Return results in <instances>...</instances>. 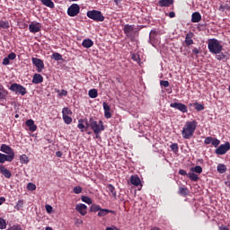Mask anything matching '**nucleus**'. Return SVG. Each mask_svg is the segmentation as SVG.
Here are the masks:
<instances>
[{
  "instance_id": "nucleus-4",
  "label": "nucleus",
  "mask_w": 230,
  "mask_h": 230,
  "mask_svg": "<svg viewBox=\"0 0 230 230\" xmlns=\"http://www.w3.org/2000/svg\"><path fill=\"white\" fill-rule=\"evenodd\" d=\"M87 17L92 19L93 21H96L97 22H103L105 21V16L102 13L101 11L93 10L87 12Z\"/></svg>"
},
{
  "instance_id": "nucleus-3",
  "label": "nucleus",
  "mask_w": 230,
  "mask_h": 230,
  "mask_svg": "<svg viewBox=\"0 0 230 230\" xmlns=\"http://www.w3.org/2000/svg\"><path fill=\"white\" fill-rule=\"evenodd\" d=\"M90 128H92L95 134H100L105 130V126H103V121L100 120L98 122L94 120V119L90 118Z\"/></svg>"
},
{
  "instance_id": "nucleus-64",
  "label": "nucleus",
  "mask_w": 230,
  "mask_h": 230,
  "mask_svg": "<svg viewBox=\"0 0 230 230\" xmlns=\"http://www.w3.org/2000/svg\"><path fill=\"white\" fill-rule=\"evenodd\" d=\"M226 186H229L230 188V181H226Z\"/></svg>"
},
{
  "instance_id": "nucleus-18",
  "label": "nucleus",
  "mask_w": 230,
  "mask_h": 230,
  "mask_svg": "<svg viewBox=\"0 0 230 230\" xmlns=\"http://www.w3.org/2000/svg\"><path fill=\"white\" fill-rule=\"evenodd\" d=\"M0 172L1 174L5 177V179H10V177H12V172H10V171L3 165L0 166Z\"/></svg>"
},
{
  "instance_id": "nucleus-53",
  "label": "nucleus",
  "mask_w": 230,
  "mask_h": 230,
  "mask_svg": "<svg viewBox=\"0 0 230 230\" xmlns=\"http://www.w3.org/2000/svg\"><path fill=\"white\" fill-rule=\"evenodd\" d=\"M160 85L162 87H169L170 83L168 81H160Z\"/></svg>"
},
{
  "instance_id": "nucleus-47",
  "label": "nucleus",
  "mask_w": 230,
  "mask_h": 230,
  "mask_svg": "<svg viewBox=\"0 0 230 230\" xmlns=\"http://www.w3.org/2000/svg\"><path fill=\"white\" fill-rule=\"evenodd\" d=\"M24 206V201L22 199L18 200V202L15 205V209H21Z\"/></svg>"
},
{
  "instance_id": "nucleus-15",
  "label": "nucleus",
  "mask_w": 230,
  "mask_h": 230,
  "mask_svg": "<svg viewBox=\"0 0 230 230\" xmlns=\"http://www.w3.org/2000/svg\"><path fill=\"white\" fill-rule=\"evenodd\" d=\"M109 213H111V215H116V211L114 210H111V209H107V208H101L97 214V217H107V215H109Z\"/></svg>"
},
{
  "instance_id": "nucleus-59",
  "label": "nucleus",
  "mask_w": 230,
  "mask_h": 230,
  "mask_svg": "<svg viewBox=\"0 0 230 230\" xmlns=\"http://www.w3.org/2000/svg\"><path fill=\"white\" fill-rule=\"evenodd\" d=\"M192 53H194V55H199L200 51H199V49L195 48L192 49Z\"/></svg>"
},
{
  "instance_id": "nucleus-40",
  "label": "nucleus",
  "mask_w": 230,
  "mask_h": 230,
  "mask_svg": "<svg viewBox=\"0 0 230 230\" xmlns=\"http://www.w3.org/2000/svg\"><path fill=\"white\" fill-rule=\"evenodd\" d=\"M63 119L66 125H71V123L73 122V119L68 115H63Z\"/></svg>"
},
{
  "instance_id": "nucleus-8",
  "label": "nucleus",
  "mask_w": 230,
  "mask_h": 230,
  "mask_svg": "<svg viewBox=\"0 0 230 230\" xmlns=\"http://www.w3.org/2000/svg\"><path fill=\"white\" fill-rule=\"evenodd\" d=\"M80 13V5L77 4H73L67 9V14L69 17H76Z\"/></svg>"
},
{
  "instance_id": "nucleus-61",
  "label": "nucleus",
  "mask_w": 230,
  "mask_h": 230,
  "mask_svg": "<svg viewBox=\"0 0 230 230\" xmlns=\"http://www.w3.org/2000/svg\"><path fill=\"white\" fill-rule=\"evenodd\" d=\"M219 230H229V228H227V226H219Z\"/></svg>"
},
{
  "instance_id": "nucleus-60",
  "label": "nucleus",
  "mask_w": 230,
  "mask_h": 230,
  "mask_svg": "<svg viewBox=\"0 0 230 230\" xmlns=\"http://www.w3.org/2000/svg\"><path fill=\"white\" fill-rule=\"evenodd\" d=\"M169 17L173 19V17H175V13L173 12L169 13Z\"/></svg>"
},
{
  "instance_id": "nucleus-33",
  "label": "nucleus",
  "mask_w": 230,
  "mask_h": 230,
  "mask_svg": "<svg viewBox=\"0 0 230 230\" xmlns=\"http://www.w3.org/2000/svg\"><path fill=\"white\" fill-rule=\"evenodd\" d=\"M102 208V207H100V205H96V204H93L90 208V211L92 213H98L100 212V209Z\"/></svg>"
},
{
  "instance_id": "nucleus-25",
  "label": "nucleus",
  "mask_w": 230,
  "mask_h": 230,
  "mask_svg": "<svg viewBox=\"0 0 230 230\" xmlns=\"http://www.w3.org/2000/svg\"><path fill=\"white\" fill-rule=\"evenodd\" d=\"M159 6H171L173 4V0H159Z\"/></svg>"
},
{
  "instance_id": "nucleus-24",
  "label": "nucleus",
  "mask_w": 230,
  "mask_h": 230,
  "mask_svg": "<svg viewBox=\"0 0 230 230\" xmlns=\"http://www.w3.org/2000/svg\"><path fill=\"white\" fill-rule=\"evenodd\" d=\"M8 96V91L4 90L3 85H0V100H6Z\"/></svg>"
},
{
  "instance_id": "nucleus-29",
  "label": "nucleus",
  "mask_w": 230,
  "mask_h": 230,
  "mask_svg": "<svg viewBox=\"0 0 230 230\" xmlns=\"http://www.w3.org/2000/svg\"><path fill=\"white\" fill-rule=\"evenodd\" d=\"M20 163L22 164H28L30 163V158H28V155H22L20 156Z\"/></svg>"
},
{
  "instance_id": "nucleus-42",
  "label": "nucleus",
  "mask_w": 230,
  "mask_h": 230,
  "mask_svg": "<svg viewBox=\"0 0 230 230\" xmlns=\"http://www.w3.org/2000/svg\"><path fill=\"white\" fill-rule=\"evenodd\" d=\"M27 190H29V191H35V190H37V186L32 182H29L27 185Z\"/></svg>"
},
{
  "instance_id": "nucleus-38",
  "label": "nucleus",
  "mask_w": 230,
  "mask_h": 230,
  "mask_svg": "<svg viewBox=\"0 0 230 230\" xmlns=\"http://www.w3.org/2000/svg\"><path fill=\"white\" fill-rule=\"evenodd\" d=\"M51 58H53V60H57V61L63 60L62 56L58 52L53 53L51 56Z\"/></svg>"
},
{
  "instance_id": "nucleus-21",
  "label": "nucleus",
  "mask_w": 230,
  "mask_h": 230,
  "mask_svg": "<svg viewBox=\"0 0 230 230\" xmlns=\"http://www.w3.org/2000/svg\"><path fill=\"white\" fill-rule=\"evenodd\" d=\"M26 125L27 127H29V129L31 130V132H35V130H37V125H35V122L33 121V119H28L26 121Z\"/></svg>"
},
{
  "instance_id": "nucleus-56",
  "label": "nucleus",
  "mask_w": 230,
  "mask_h": 230,
  "mask_svg": "<svg viewBox=\"0 0 230 230\" xmlns=\"http://www.w3.org/2000/svg\"><path fill=\"white\" fill-rule=\"evenodd\" d=\"M3 65L4 66H10V59L8 58H4L3 60Z\"/></svg>"
},
{
  "instance_id": "nucleus-37",
  "label": "nucleus",
  "mask_w": 230,
  "mask_h": 230,
  "mask_svg": "<svg viewBox=\"0 0 230 230\" xmlns=\"http://www.w3.org/2000/svg\"><path fill=\"white\" fill-rule=\"evenodd\" d=\"M180 195H183L184 197L190 193V190H188V188L180 187L179 189Z\"/></svg>"
},
{
  "instance_id": "nucleus-55",
  "label": "nucleus",
  "mask_w": 230,
  "mask_h": 230,
  "mask_svg": "<svg viewBox=\"0 0 230 230\" xmlns=\"http://www.w3.org/2000/svg\"><path fill=\"white\" fill-rule=\"evenodd\" d=\"M11 230H22V227L20 225H14L10 227Z\"/></svg>"
},
{
  "instance_id": "nucleus-32",
  "label": "nucleus",
  "mask_w": 230,
  "mask_h": 230,
  "mask_svg": "<svg viewBox=\"0 0 230 230\" xmlns=\"http://www.w3.org/2000/svg\"><path fill=\"white\" fill-rule=\"evenodd\" d=\"M217 172L219 173H226L227 172V167L226 166V164H218L217 165Z\"/></svg>"
},
{
  "instance_id": "nucleus-7",
  "label": "nucleus",
  "mask_w": 230,
  "mask_h": 230,
  "mask_svg": "<svg viewBox=\"0 0 230 230\" xmlns=\"http://www.w3.org/2000/svg\"><path fill=\"white\" fill-rule=\"evenodd\" d=\"M229 150H230V143L226 142L225 144L220 145L215 150V154H217V155H224L227 154V152H229Z\"/></svg>"
},
{
  "instance_id": "nucleus-49",
  "label": "nucleus",
  "mask_w": 230,
  "mask_h": 230,
  "mask_svg": "<svg viewBox=\"0 0 230 230\" xmlns=\"http://www.w3.org/2000/svg\"><path fill=\"white\" fill-rule=\"evenodd\" d=\"M212 143H213V137H208L204 140L205 145H212Z\"/></svg>"
},
{
  "instance_id": "nucleus-12",
  "label": "nucleus",
  "mask_w": 230,
  "mask_h": 230,
  "mask_svg": "<svg viewBox=\"0 0 230 230\" xmlns=\"http://www.w3.org/2000/svg\"><path fill=\"white\" fill-rule=\"evenodd\" d=\"M75 210L82 215V217H85L87 215V205L79 203L75 206Z\"/></svg>"
},
{
  "instance_id": "nucleus-39",
  "label": "nucleus",
  "mask_w": 230,
  "mask_h": 230,
  "mask_svg": "<svg viewBox=\"0 0 230 230\" xmlns=\"http://www.w3.org/2000/svg\"><path fill=\"white\" fill-rule=\"evenodd\" d=\"M82 202H85V204H93V199L87 196L81 197Z\"/></svg>"
},
{
  "instance_id": "nucleus-5",
  "label": "nucleus",
  "mask_w": 230,
  "mask_h": 230,
  "mask_svg": "<svg viewBox=\"0 0 230 230\" xmlns=\"http://www.w3.org/2000/svg\"><path fill=\"white\" fill-rule=\"evenodd\" d=\"M9 89L10 91H13V93H15V94H21L22 96H24V94L28 93V91H26V88L24 86L17 83L11 84Z\"/></svg>"
},
{
  "instance_id": "nucleus-14",
  "label": "nucleus",
  "mask_w": 230,
  "mask_h": 230,
  "mask_svg": "<svg viewBox=\"0 0 230 230\" xmlns=\"http://www.w3.org/2000/svg\"><path fill=\"white\" fill-rule=\"evenodd\" d=\"M104 109V118L107 119H111L112 118V113H111V106L107 102L102 103Z\"/></svg>"
},
{
  "instance_id": "nucleus-11",
  "label": "nucleus",
  "mask_w": 230,
  "mask_h": 230,
  "mask_svg": "<svg viewBox=\"0 0 230 230\" xmlns=\"http://www.w3.org/2000/svg\"><path fill=\"white\" fill-rule=\"evenodd\" d=\"M170 107H172V109H177V111H180L181 112H183V113L188 112V106L181 102H172L170 104Z\"/></svg>"
},
{
  "instance_id": "nucleus-46",
  "label": "nucleus",
  "mask_w": 230,
  "mask_h": 230,
  "mask_svg": "<svg viewBox=\"0 0 230 230\" xmlns=\"http://www.w3.org/2000/svg\"><path fill=\"white\" fill-rule=\"evenodd\" d=\"M0 229H6V220L0 217Z\"/></svg>"
},
{
  "instance_id": "nucleus-34",
  "label": "nucleus",
  "mask_w": 230,
  "mask_h": 230,
  "mask_svg": "<svg viewBox=\"0 0 230 230\" xmlns=\"http://www.w3.org/2000/svg\"><path fill=\"white\" fill-rule=\"evenodd\" d=\"M88 96H90L91 98H98V90L91 89L88 92Z\"/></svg>"
},
{
  "instance_id": "nucleus-6",
  "label": "nucleus",
  "mask_w": 230,
  "mask_h": 230,
  "mask_svg": "<svg viewBox=\"0 0 230 230\" xmlns=\"http://www.w3.org/2000/svg\"><path fill=\"white\" fill-rule=\"evenodd\" d=\"M0 152L6 154V156L11 157V160H13V159H15V152H13V149L6 144H3L1 146Z\"/></svg>"
},
{
  "instance_id": "nucleus-62",
  "label": "nucleus",
  "mask_w": 230,
  "mask_h": 230,
  "mask_svg": "<svg viewBox=\"0 0 230 230\" xmlns=\"http://www.w3.org/2000/svg\"><path fill=\"white\" fill-rule=\"evenodd\" d=\"M56 155L57 157H62V152L60 151L56 152Z\"/></svg>"
},
{
  "instance_id": "nucleus-52",
  "label": "nucleus",
  "mask_w": 230,
  "mask_h": 230,
  "mask_svg": "<svg viewBox=\"0 0 230 230\" xmlns=\"http://www.w3.org/2000/svg\"><path fill=\"white\" fill-rule=\"evenodd\" d=\"M57 93H58V96L62 97V96H67V92L66 90H58Z\"/></svg>"
},
{
  "instance_id": "nucleus-2",
  "label": "nucleus",
  "mask_w": 230,
  "mask_h": 230,
  "mask_svg": "<svg viewBox=\"0 0 230 230\" xmlns=\"http://www.w3.org/2000/svg\"><path fill=\"white\" fill-rule=\"evenodd\" d=\"M208 51L212 53V55L220 53L222 49H224V46L220 44V40L217 39H209L208 41Z\"/></svg>"
},
{
  "instance_id": "nucleus-30",
  "label": "nucleus",
  "mask_w": 230,
  "mask_h": 230,
  "mask_svg": "<svg viewBox=\"0 0 230 230\" xmlns=\"http://www.w3.org/2000/svg\"><path fill=\"white\" fill-rule=\"evenodd\" d=\"M187 177H189V179L190 181H193L194 182H197V181H199V175H197L195 172H189L187 174Z\"/></svg>"
},
{
  "instance_id": "nucleus-16",
  "label": "nucleus",
  "mask_w": 230,
  "mask_h": 230,
  "mask_svg": "<svg viewBox=\"0 0 230 230\" xmlns=\"http://www.w3.org/2000/svg\"><path fill=\"white\" fill-rule=\"evenodd\" d=\"M130 182L133 186H141V179L137 175H132L130 177Z\"/></svg>"
},
{
  "instance_id": "nucleus-10",
  "label": "nucleus",
  "mask_w": 230,
  "mask_h": 230,
  "mask_svg": "<svg viewBox=\"0 0 230 230\" xmlns=\"http://www.w3.org/2000/svg\"><path fill=\"white\" fill-rule=\"evenodd\" d=\"M32 64L37 67L38 73H42V69H44V61L38 58H31Z\"/></svg>"
},
{
  "instance_id": "nucleus-44",
  "label": "nucleus",
  "mask_w": 230,
  "mask_h": 230,
  "mask_svg": "<svg viewBox=\"0 0 230 230\" xmlns=\"http://www.w3.org/2000/svg\"><path fill=\"white\" fill-rule=\"evenodd\" d=\"M171 149L172 150V152L174 154H177V152H179V144L177 143H173L171 145Z\"/></svg>"
},
{
  "instance_id": "nucleus-31",
  "label": "nucleus",
  "mask_w": 230,
  "mask_h": 230,
  "mask_svg": "<svg viewBox=\"0 0 230 230\" xmlns=\"http://www.w3.org/2000/svg\"><path fill=\"white\" fill-rule=\"evenodd\" d=\"M190 172H192L193 173L200 174V173H202V166L196 165L195 167H191Z\"/></svg>"
},
{
  "instance_id": "nucleus-17",
  "label": "nucleus",
  "mask_w": 230,
  "mask_h": 230,
  "mask_svg": "<svg viewBox=\"0 0 230 230\" xmlns=\"http://www.w3.org/2000/svg\"><path fill=\"white\" fill-rule=\"evenodd\" d=\"M94 45V42L91 39H85L82 42L83 48H85L86 49H89V48H93Z\"/></svg>"
},
{
  "instance_id": "nucleus-57",
  "label": "nucleus",
  "mask_w": 230,
  "mask_h": 230,
  "mask_svg": "<svg viewBox=\"0 0 230 230\" xmlns=\"http://www.w3.org/2000/svg\"><path fill=\"white\" fill-rule=\"evenodd\" d=\"M4 202H6V198L1 197L0 198V206H3V204H4Z\"/></svg>"
},
{
  "instance_id": "nucleus-50",
  "label": "nucleus",
  "mask_w": 230,
  "mask_h": 230,
  "mask_svg": "<svg viewBox=\"0 0 230 230\" xmlns=\"http://www.w3.org/2000/svg\"><path fill=\"white\" fill-rule=\"evenodd\" d=\"M212 145L215 146V148H217V146L220 145V140H218V138H212Z\"/></svg>"
},
{
  "instance_id": "nucleus-54",
  "label": "nucleus",
  "mask_w": 230,
  "mask_h": 230,
  "mask_svg": "<svg viewBox=\"0 0 230 230\" xmlns=\"http://www.w3.org/2000/svg\"><path fill=\"white\" fill-rule=\"evenodd\" d=\"M45 209H46L47 213H52L53 207H51V205H46Z\"/></svg>"
},
{
  "instance_id": "nucleus-26",
  "label": "nucleus",
  "mask_w": 230,
  "mask_h": 230,
  "mask_svg": "<svg viewBox=\"0 0 230 230\" xmlns=\"http://www.w3.org/2000/svg\"><path fill=\"white\" fill-rule=\"evenodd\" d=\"M155 37H157V31L155 30H152L149 33V42L150 44H154V40H155Z\"/></svg>"
},
{
  "instance_id": "nucleus-20",
  "label": "nucleus",
  "mask_w": 230,
  "mask_h": 230,
  "mask_svg": "<svg viewBox=\"0 0 230 230\" xmlns=\"http://www.w3.org/2000/svg\"><path fill=\"white\" fill-rule=\"evenodd\" d=\"M44 82V77L40 75V74H35L32 78V84H42Z\"/></svg>"
},
{
  "instance_id": "nucleus-63",
  "label": "nucleus",
  "mask_w": 230,
  "mask_h": 230,
  "mask_svg": "<svg viewBox=\"0 0 230 230\" xmlns=\"http://www.w3.org/2000/svg\"><path fill=\"white\" fill-rule=\"evenodd\" d=\"M219 10H221V12H224V10H226V6L220 5Z\"/></svg>"
},
{
  "instance_id": "nucleus-45",
  "label": "nucleus",
  "mask_w": 230,
  "mask_h": 230,
  "mask_svg": "<svg viewBox=\"0 0 230 230\" xmlns=\"http://www.w3.org/2000/svg\"><path fill=\"white\" fill-rule=\"evenodd\" d=\"M73 191L75 193V195H80V193L83 191V189L80 186H75L74 187Z\"/></svg>"
},
{
  "instance_id": "nucleus-22",
  "label": "nucleus",
  "mask_w": 230,
  "mask_h": 230,
  "mask_svg": "<svg viewBox=\"0 0 230 230\" xmlns=\"http://www.w3.org/2000/svg\"><path fill=\"white\" fill-rule=\"evenodd\" d=\"M193 32H189L186 34L185 37V43L187 44V46H191V44H193Z\"/></svg>"
},
{
  "instance_id": "nucleus-58",
  "label": "nucleus",
  "mask_w": 230,
  "mask_h": 230,
  "mask_svg": "<svg viewBox=\"0 0 230 230\" xmlns=\"http://www.w3.org/2000/svg\"><path fill=\"white\" fill-rule=\"evenodd\" d=\"M180 175H188V173L186 172V171L184 169H181L179 171Z\"/></svg>"
},
{
  "instance_id": "nucleus-48",
  "label": "nucleus",
  "mask_w": 230,
  "mask_h": 230,
  "mask_svg": "<svg viewBox=\"0 0 230 230\" xmlns=\"http://www.w3.org/2000/svg\"><path fill=\"white\" fill-rule=\"evenodd\" d=\"M62 114L63 116H67V114H73V112L69 108H63Z\"/></svg>"
},
{
  "instance_id": "nucleus-19",
  "label": "nucleus",
  "mask_w": 230,
  "mask_h": 230,
  "mask_svg": "<svg viewBox=\"0 0 230 230\" xmlns=\"http://www.w3.org/2000/svg\"><path fill=\"white\" fill-rule=\"evenodd\" d=\"M200 21H202V15H200V13H193L191 15V22H200Z\"/></svg>"
},
{
  "instance_id": "nucleus-28",
  "label": "nucleus",
  "mask_w": 230,
  "mask_h": 230,
  "mask_svg": "<svg viewBox=\"0 0 230 230\" xmlns=\"http://www.w3.org/2000/svg\"><path fill=\"white\" fill-rule=\"evenodd\" d=\"M216 55V59L217 60H227V56L224 54L222 51L219 53L215 54Z\"/></svg>"
},
{
  "instance_id": "nucleus-13",
  "label": "nucleus",
  "mask_w": 230,
  "mask_h": 230,
  "mask_svg": "<svg viewBox=\"0 0 230 230\" xmlns=\"http://www.w3.org/2000/svg\"><path fill=\"white\" fill-rule=\"evenodd\" d=\"M134 30H135L134 25L126 24L123 28L126 37H128V38L132 37V33H134Z\"/></svg>"
},
{
  "instance_id": "nucleus-36",
  "label": "nucleus",
  "mask_w": 230,
  "mask_h": 230,
  "mask_svg": "<svg viewBox=\"0 0 230 230\" xmlns=\"http://www.w3.org/2000/svg\"><path fill=\"white\" fill-rule=\"evenodd\" d=\"M0 28H3V30H8V28H10V23L7 21H0Z\"/></svg>"
},
{
  "instance_id": "nucleus-35",
  "label": "nucleus",
  "mask_w": 230,
  "mask_h": 230,
  "mask_svg": "<svg viewBox=\"0 0 230 230\" xmlns=\"http://www.w3.org/2000/svg\"><path fill=\"white\" fill-rule=\"evenodd\" d=\"M108 191L111 193L112 197H116V188L112 184H108Z\"/></svg>"
},
{
  "instance_id": "nucleus-23",
  "label": "nucleus",
  "mask_w": 230,
  "mask_h": 230,
  "mask_svg": "<svg viewBox=\"0 0 230 230\" xmlns=\"http://www.w3.org/2000/svg\"><path fill=\"white\" fill-rule=\"evenodd\" d=\"M6 161L7 163H12L13 160H11V156H6L5 154L0 153V164H4V163H6Z\"/></svg>"
},
{
  "instance_id": "nucleus-51",
  "label": "nucleus",
  "mask_w": 230,
  "mask_h": 230,
  "mask_svg": "<svg viewBox=\"0 0 230 230\" xmlns=\"http://www.w3.org/2000/svg\"><path fill=\"white\" fill-rule=\"evenodd\" d=\"M7 58L9 60H15V58H17V55L14 52H12L7 56Z\"/></svg>"
},
{
  "instance_id": "nucleus-9",
  "label": "nucleus",
  "mask_w": 230,
  "mask_h": 230,
  "mask_svg": "<svg viewBox=\"0 0 230 230\" xmlns=\"http://www.w3.org/2000/svg\"><path fill=\"white\" fill-rule=\"evenodd\" d=\"M40 30H42V24L40 22H31L29 25V31H31V33H39Z\"/></svg>"
},
{
  "instance_id": "nucleus-41",
  "label": "nucleus",
  "mask_w": 230,
  "mask_h": 230,
  "mask_svg": "<svg viewBox=\"0 0 230 230\" xmlns=\"http://www.w3.org/2000/svg\"><path fill=\"white\" fill-rule=\"evenodd\" d=\"M77 128H79L81 132H84V128H85V125H84V119H81L78 120Z\"/></svg>"
},
{
  "instance_id": "nucleus-27",
  "label": "nucleus",
  "mask_w": 230,
  "mask_h": 230,
  "mask_svg": "<svg viewBox=\"0 0 230 230\" xmlns=\"http://www.w3.org/2000/svg\"><path fill=\"white\" fill-rule=\"evenodd\" d=\"M44 6H48V8H55V4L51 0H40Z\"/></svg>"
},
{
  "instance_id": "nucleus-1",
  "label": "nucleus",
  "mask_w": 230,
  "mask_h": 230,
  "mask_svg": "<svg viewBox=\"0 0 230 230\" xmlns=\"http://www.w3.org/2000/svg\"><path fill=\"white\" fill-rule=\"evenodd\" d=\"M198 125L199 123L197 120H190L185 122L181 130L183 139H191L195 134V131L197 130Z\"/></svg>"
},
{
  "instance_id": "nucleus-43",
  "label": "nucleus",
  "mask_w": 230,
  "mask_h": 230,
  "mask_svg": "<svg viewBox=\"0 0 230 230\" xmlns=\"http://www.w3.org/2000/svg\"><path fill=\"white\" fill-rule=\"evenodd\" d=\"M194 107H195V110L198 111H204V104L195 102Z\"/></svg>"
}]
</instances>
